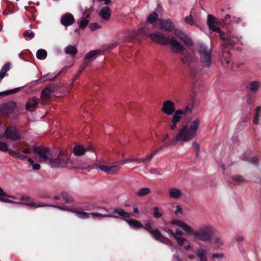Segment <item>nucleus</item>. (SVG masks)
Returning <instances> with one entry per match:
<instances>
[{
	"instance_id": "f257e3e1",
	"label": "nucleus",
	"mask_w": 261,
	"mask_h": 261,
	"mask_svg": "<svg viewBox=\"0 0 261 261\" xmlns=\"http://www.w3.org/2000/svg\"><path fill=\"white\" fill-rule=\"evenodd\" d=\"M33 148L34 151L40 157L39 162H45L52 168L66 167L70 169L77 168L74 161L70 159L66 150H60L57 158H54L53 157L49 149L47 147L34 146Z\"/></svg>"
},
{
	"instance_id": "09e8293b",
	"label": "nucleus",
	"mask_w": 261,
	"mask_h": 261,
	"mask_svg": "<svg viewBox=\"0 0 261 261\" xmlns=\"http://www.w3.org/2000/svg\"><path fill=\"white\" fill-rule=\"evenodd\" d=\"M162 239H163V240L161 239V241H160V242L169 245L170 246H173V244L172 242L169 239L164 236L163 237H162Z\"/></svg>"
},
{
	"instance_id": "0eeeda50",
	"label": "nucleus",
	"mask_w": 261,
	"mask_h": 261,
	"mask_svg": "<svg viewBox=\"0 0 261 261\" xmlns=\"http://www.w3.org/2000/svg\"><path fill=\"white\" fill-rule=\"evenodd\" d=\"M4 137L7 139L13 141H18L20 139L19 133L16 127L14 126H10L6 128Z\"/></svg>"
},
{
	"instance_id": "6e6552de",
	"label": "nucleus",
	"mask_w": 261,
	"mask_h": 261,
	"mask_svg": "<svg viewBox=\"0 0 261 261\" xmlns=\"http://www.w3.org/2000/svg\"><path fill=\"white\" fill-rule=\"evenodd\" d=\"M161 109L164 114L169 116L171 115L174 112L175 113L176 111L175 108V103L174 102L170 100L165 101L163 103Z\"/></svg>"
},
{
	"instance_id": "20e7f679",
	"label": "nucleus",
	"mask_w": 261,
	"mask_h": 261,
	"mask_svg": "<svg viewBox=\"0 0 261 261\" xmlns=\"http://www.w3.org/2000/svg\"><path fill=\"white\" fill-rule=\"evenodd\" d=\"M193 235L195 239L204 242H211L215 233V228L210 225H204L199 227L197 230H194L191 227L189 233Z\"/></svg>"
},
{
	"instance_id": "37998d69",
	"label": "nucleus",
	"mask_w": 261,
	"mask_h": 261,
	"mask_svg": "<svg viewBox=\"0 0 261 261\" xmlns=\"http://www.w3.org/2000/svg\"><path fill=\"white\" fill-rule=\"evenodd\" d=\"M11 149H9L7 144L5 142L0 141V150L3 152H8Z\"/></svg>"
},
{
	"instance_id": "423d86ee",
	"label": "nucleus",
	"mask_w": 261,
	"mask_h": 261,
	"mask_svg": "<svg viewBox=\"0 0 261 261\" xmlns=\"http://www.w3.org/2000/svg\"><path fill=\"white\" fill-rule=\"evenodd\" d=\"M188 111L191 112V109H190L188 106L183 110L178 109L175 112L171 121L172 124L170 126L171 130H174L177 127V124L181 118V116L183 114L186 115Z\"/></svg>"
},
{
	"instance_id": "ddd939ff",
	"label": "nucleus",
	"mask_w": 261,
	"mask_h": 261,
	"mask_svg": "<svg viewBox=\"0 0 261 261\" xmlns=\"http://www.w3.org/2000/svg\"><path fill=\"white\" fill-rule=\"evenodd\" d=\"M0 201L3 202H6V203H17V204H25V205H29V206H30L31 207H36V208L39 207L47 206H49V205L45 204H40V205H37L34 202H32L28 203H23V202H15V201H12L11 200H10L9 199L1 197H0Z\"/></svg>"
},
{
	"instance_id": "a19ab883",
	"label": "nucleus",
	"mask_w": 261,
	"mask_h": 261,
	"mask_svg": "<svg viewBox=\"0 0 261 261\" xmlns=\"http://www.w3.org/2000/svg\"><path fill=\"white\" fill-rule=\"evenodd\" d=\"M23 145H25L26 147H24L23 145H21L20 147H18V150H20L24 153L30 154L31 153V150L28 148L29 145L27 143H24Z\"/></svg>"
},
{
	"instance_id": "ea45409f",
	"label": "nucleus",
	"mask_w": 261,
	"mask_h": 261,
	"mask_svg": "<svg viewBox=\"0 0 261 261\" xmlns=\"http://www.w3.org/2000/svg\"><path fill=\"white\" fill-rule=\"evenodd\" d=\"M216 18L213 15L208 14L207 16V24L208 27L213 25L216 21Z\"/></svg>"
},
{
	"instance_id": "bf43d9fd",
	"label": "nucleus",
	"mask_w": 261,
	"mask_h": 261,
	"mask_svg": "<svg viewBox=\"0 0 261 261\" xmlns=\"http://www.w3.org/2000/svg\"><path fill=\"white\" fill-rule=\"evenodd\" d=\"M0 196H3L8 198H14V197L13 196H11L10 195H8L6 192L4 191V190L0 187Z\"/></svg>"
},
{
	"instance_id": "052dcab7",
	"label": "nucleus",
	"mask_w": 261,
	"mask_h": 261,
	"mask_svg": "<svg viewBox=\"0 0 261 261\" xmlns=\"http://www.w3.org/2000/svg\"><path fill=\"white\" fill-rule=\"evenodd\" d=\"M49 206H51V207H57L59 209L61 210H66V211H70V212H72V211L70 208H69L67 206H60L54 205L53 204L49 205Z\"/></svg>"
},
{
	"instance_id": "4d7b16f0",
	"label": "nucleus",
	"mask_w": 261,
	"mask_h": 261,
	"mask_svg": "<svg viewBox=\"0 0 261 261\" xmlns=\"http://www.w3.org/2000/svg\"><path fill=\"white\" fill-rule=\"evenodd\" d=\"M185 21L186 23L190 25H192L194 23L193 17L191 15L186 17L185 18Z\"/></svg>"
},
{
	"instance_id": "3c124183",
	"label": "nucleus",
	"mask_w": 261,
	"mask_h": 261,
	"mask_svg": "<svg viewBox=\"0 0 261 261\" xmlns=\"http://www.w3.org/2000/svg\"><path fill=\"white\" fill-rule=\"evenodd\" d=\"M238 39H236V40L232 39L231 37H228L227 40H226V44L227 45L232 46L234 45L236 43L238 42Z\"/></svg>"
},
{
	"instance_id": "39448f33",
	"label": "nucleus",
	"mask_w": 261,
	"mask_h": 261,
	"mask_svg": "<svg viewBox=\"0 0 261 261\" xmlns=\"http://www.w3.org/2000/svg\"><path fill=\"white\" fill-rule=\"evenodd\" d=\"M197 52L199 55L200 60L204 68H209L212 65V55L211 49L204 44H198Z\"/></svg>"
},
{
	"instance_id": "49530a36",
	"label": "nucleus",
	"mask_w": 261,
	"mask_h": 261,
	"mask_svg": "<svg viewBox=\"0 0 261 261\" xmlns=\"http://www.w3.org/2000/svg\"><path fill=\"white\" fill-rule=\"evenodd\" d=\"M140 159H126L124 160H122L120 161V164L121 165H124L128 162H136L138 163H141V161H139Z\"/></svg>"
},
{
	"instance_id": "6ab92c4d",
	"label": "nucleus",
	"mask_w": 261,
	"mask_h": 261,
	"mask_svg": "<svg viewBox=\"0 0 261 261\" xmlns=\"http://www.w3.org/2000/svg\"><path fill=\"white\" fill-rule=\"evenodd\" d=\"M99 51L98 50H93L89 51L85 56L84 61H88L89 65L90 62L96 57L97 55L99 54Z\"/></svg>"
},
{
	"instance_id": "f3484780",
	"label": "nucleus",
	"mask_w": 261,
	"mask_h": 261,
	"mask_svg": "<svg viewBox=\"0 0 261 261\" xmlns=\"http://www.w3.org/2000/svg\"><path fill=\"white\" fill-rule=\"evenodd\" d=\"M111 9L109 7H105L100 10L99 16L103 19L108 20L111 17Z\"/></svg>"
},
{
	"instance_id": "473e14b6",
	"label": "nucleus",
	"mask_w": 261,
	"mask_h": 261,
	"mask_svg": "<svg viewBox=\"0 0 261 261\" xmlns=\"http://www.w3.org/2000/svg\"><path fill=\"white\" fill-rule=\"evenodd\" d=\"M180 40L187 45L192 46L193 45L192 39L185 34L181 37Z\"/></svg>"
},
{
	"instance_id": "774afa93",
	"label": "nucleus",
	"mask_w": 261,
	"mask_h": 261,
	"mask_svg": "<svg viewBox=\"0 0 261 261\" xmlns=\"http://www.w3.org/2000/svg\"><path fill=\"white\" fill-rule=\"evenodd\" d=\"M174 34L176 36L180 39L181 37L182 36V35H184L185 34L178 30H175L174 31Z\"/></svg>"
},
{
	"instance_id": "9d476101",
	"label": "nucleus",
	"mask_w": 261,
	"mask_h": 261,
	"mask_svg": "<svg viewBox=\"0 0 261 261\" xmlns=\"http://www.w3.org/2000/svg\"><path fill=\"white\" fill-rule=\"evenodd\" d=\"M160 29L167 32H171L174 29V25L170 19H159Z\"/></svg>"
},
{
	"instance_id": "f03ea898",
	"label": "nucleus",
	"mask_w": 261,
	"mask_h": 261,
	"mask_svg": "<svg viewBox=\"0 0 261 261\" xmlns=\"http://www.w3.org/2000/svg\"><path fill=\"white\" fill-rule=\"evenodd\" d=\"M148 23H146L144 26H142L139 29V33L140 34H145L151 39V40L158 44L162 45H167L169 44L171 45V50L174 53H179L182 52L185 49V47L178 42L173 37L169 38L165 36L163 34L160 33H149L147 34V29Z\"/></svg>"
},
{
	"instance_id": "f8f14e48",
	"label": "nucleus",
	"mask_w": 261,
	"mask_h": 261,
	"mask_svg": "<svg viewBox=\"0 0 261 261\" xmlns=\"http://www.w3.org/2000/svg\"><path fill=\"white\" fill-rule=\"evenodd\" d=\"M52 90L49 87H46L42 90L41 94V103L43 105L47 104L50 98Z\"/></svg>"
},
{
	"instance_id": "4c0bfd02",
	"label": "nucleus",
	"mask_w": 261,
	"mask_h": 261,
	"mask_svg": "<svg viewBox=\"0 0 261 261\" xmlns=\"http://www.w3.org/2000/svg\"><path fill=\"white\" fill-rule=\"evenodd\" d=\"M259 87V84L258 82L255 81L251 82L249 85V90L252 92H256L257 91Z\"/></svg>"
},
{
	"instance_id": "c85d7f7f",
	"label": "nucleus",
	"mask_w": 261,
	"mask_h": 261,
	"mask_svg": "<svg viewBox=\"0 0 261 261\" xmlns=\"http://www.w3.org/2000/svg\"><path fill=\"white\" fill-rule=\"evenodd\" d=\"M181 62L185 65L191 66L192 57L191 55L187 54L180 58Z\"/></svg>"
},
{
	"instance_id": "393cba45",
	"label": "nucleus",
	"mask_w": 261,
	"mask_h": 261,
	"mask_svg": "<svg viewBox=\"0 0 261 261\" xmlns=\"http://www.w3.org/2000/svg\"><path fill=\"white\" fill-rule=\"evenodd\" d=\"M150 233L154 239L158 241H161V239L163 237L161 232L157 228L153 229Z\"/></svg>"
},
{
	"instance_id": "a18cd8bd",
	"label": "nucleus",
	"mask_w": 261,
	"mask_h": 261,
	"mask_svg": "<svg viewBox=\"0 0 261 261\" xmlns=\"http://www.w3.org/2000/svg\"><path fill=\"white\" fill-rule=\"evenodd\" d=\"M175 239L177 241L178 245L179 246H182L185 242H188V241L186 239L182 237H178L176 236Z\"/></svg>"
},
{
	"instance_id": "c03bdc74",
	"label": "nucleus",
	"mask_w": 261,
	"mask_h": 261,
	"mask_svg": "<svg viewBox=\"0 0 261 261\" xmlns=\"http://www.w3.org/2000/svg\"><path fill=\"white\" fill-rule=\"evenodd\" d=\"M232 179L233 181L241 183L245 181L244 177L240 175H236L232 176Z\"/></svg>"
},
{
	"instance_id": "338daca9",
	"label": "nucleus",
	"mask_w": 261,
	"mask_h": 261,
	"mask_svg": "<svg viewBox=\"0 0 261 261\" xmlns=\"http://www.w3.org/2000/svg\"><path fill=\"white\" fill-rule=\"evenodd\" d=\"M224 254L223 253H214L212 255V258H222L224 257Z\"/></svg>"
},
{
	"instance_id": "0e129e2a",
	"label": "nucleus",
	"mask_w": 261,
	"mask_h": 261,
	"mask_svg": "<svg viewBox=\"0 0 261 261\" xmlns=\"http://www.w3.org/2000/svg\"><path fill=\"white\" fill-rule=\"evenodd\" d=\"M143 228H144L146 231L150 233L151 231H152L153 229L152 228V226L150 223H147L145 224V226H144V227Z\"/></svg>"
},
{
	"instance_id": "72a5a7b5",
	"label": "nucleus",
	"mask_w": 261,
	"mask_h": 261,
	"mask_svg": "<svg viewBox=\"0 0 261 261\" xmlns=\"http://www.w3.org/2000/svg\"><path fill=\"white\" fill-rule=\"evenodd\" d=\"M150 192V189L148 188H142L136 193V195L140 197L145 196Z\"/></svg>"
},
{
	"instance_id": "8fccbe9b",
	"label": "nucleus",
	"mask_w": 261,
	"mask_h": 261,
	"mask_svg": "<svg viewBox=\"0 0 261 261\" xmlns=\"http://www.w3.org/2000/svg\"><path fill=\"white\" fill-rule=\"evenodd\" d=\"M193 147L194 148V151L196 153V157L199 156V144L196 142H194L192 144Z\"/></svg>"
},
{
	"instance_id": "5fc2aeb1",
	"label": "nucleus",
	"mask_w": 261,
	"mask_h": 261,
	"mask_svg": "<svg viewBox=\"0 0 261 261\" xmlns=\"http://www.w3.org/2000/svg\"><path fill=\"white\" fill-rule=\"evenodd\" d=\"M88 66V61H84L83 64L81 66L80 69L78 71L77 74L80 75Z\"/></svg>"
},
{
	"instance_id": "de8ad7c7",
	"label": "nucleus",
	"mask_w": 261,
	"mask_h": 261,
	"mask_svg": "<svg viewBox=\"0 0 261 261\" xmlns=\"http://www.w3.org/2000/svg\"><path fill=\"white\" fill-rule=\"evenodd\" d=\"M89 21L88 20L83 19L79 23V28L82 29H84L88 25Z\"/></svg>"
},
{
	"instance_id": "a878e982",
	"label": "nucleus",
	"mask_w": 261,
	"mask_h": 261,
	"mask_svg": "<svg viewBox=\"0 0 261 261\" xmlns=\"http://www.w3.org/2000/svg\"><path fill=\"white\" fill-rule=\"evenodd\" d=\"M65 53L66 54L74 56L77 54V50L74 46L69 45L65 48Z\"/></svg>"
},
{
	"instance_id": "2f4dec72",
	"label": "nucleus",
	"mask_w": 261,
	"mask_h": 261,
	"mask_svg": "<svg viewBox=\"0 0 261 261\" xmlns=\"http://www.w3.org/2000/svg\"><path fill=\"white\" fill-rule=\"evenodd\" d=\"M90 215L91 216H92L93 217L96 216V217H105V218L110 217V218H119L118 216H117L116 215H114L113 214H100V213H90Z\"/></svg>"
},
{
	"instance_id": "5701e85b",
	"label": "nucleus",
	"mask_w": 261,
	"mask_h": 261,
	"mask_svg": "<svg viewBox=\"0 0 261 261\" xmlns=\"http://www.w3.org/2000/svg\"><path fill=\"white\" fill-rule=\"evenodd\" d=\"M169 194L171 198L178 199L181 196V192L179 189L173 188L169 189Z\"/></svg>"
},
{
	"instance_id": "bb28decb",
	"label": "nucleus",
	"mask_w": 261,
	"mask_h": 261,
	"mask_svg": "<svg viewBox=\"0 0 261 261\" xmlns=\"http://www.w3.org/2000/svg\"><path fill=\"white\" fill-rule=\"evenodd\" d=\"M10 68L9 63H7L3 66L0 71V81L5 76L7 72L9 70Z\"/></svg>"
},
{
	"instance_id": "58836bf2",
	"label": "nucleus",
	"mask_w": 261,
	"mask_h": 261,
	"mask_svg": "<svg viewBox=\"0 0 261 261\" xmlns=\"http://www.w3.org/2000/svg\"><path fill=\"white\" fill-rule=\"evenodd\" d=\"M58 76V74L55 76H53V75L51 73H47L43 76H42L40 78V80L42 81L43 82H45L46 80H45V78H47V80L50 81H54Z\"/></svg>"
},
{
	"instance_id": "4468645a",
	"label": "nucleus",
	"mask_w": 261,
	"mask_h": 261,
	"mask_svg": "<svg viewBox=\"0 0 261 261\" xmlns=\"http://www.w3.org/2000/svg\"><path fill=\"white\" fill-rule=\"evenodd\" d=\"M74 22V18L73 15L70 13H66L63 15L61 18V23L65 27L71 25Z\"/></svg>"
},
{
	"instance_id": "c9c22d12",
	"label": "nucleus",
	"mask_w": 261,
	"mask_h": 261,
	"mask_svg": "<svg viewBox=\"0 0 261 261\" xmlns=\"http://www.w3.org/2000/svg\"><path fill=\"white\" fill-rule=\"evenodd\" d=\"M158 15L156 12H154L152 13L149 14L147 18V21L148 22L152 24L156 20H158Z\"/></svg>"
},
{
	"instance_id": "69168bd1",
	"label": "nucleus",
	"mask_w": 261,
	"mask_h": 261,
	"mask_svg": "<svg viewBox=\"0 0 261 261\" xmlns=\"http://www.w3.org/2000/svg\"><path fill=\"white\" fill-rule=\"evenodd\" d=\"M219 36H220V38L223 41H225L227 40V38L228 37H226V35L225 34V33L224 32H222L221 31V30L220 31V32H219Z\"/></svg>"
},
{
	"instance_id": "79ce46f5",
	"label": "nucleus",
	"mask_w": 261,
	"mask_h": 261,
	"mask_svg": "<svg viewBox=\"0 0 261 261\" xmlns=\"http://www.w3.org/2000/svg\"><path fill=\"white\" fill-rule=\"evenodd\" d=\"M153 217L155 218H159L163 216V214L162 212H160V208L159 207L157 206H155L153 207Z\"/></svg>"
},
{
	"instance_id": "c756f323",
	"label": "nucleus",
	"mask_w": 261,
	"mask_h": 261,
	"mask_svg": "<svg viewBox=\"0 0 261 261\" xmlns=\"http://www.w3.org/2000/svg\"><path fill=\"white\" fill-rule=\"evenodd\" d=\"M61 197L67 203H72L74 201L73 198L65 192L62 193Z\"/></svg>"
},
{
	"instance_id": "680f3d73",
	"label": "nucleus",
	"mask_w": 261,
	"mask_h": 261,
	"mask_svg": "<svg viewBox=\"0 0 261 261\" xmlns=\"http://www.w3.org/2000/svg\"><path fill=\"white\" fill-rule=\"evenodd\" d=\"M259 159L257 156H254L249 160V162L252 164L256 165L258 162Z\"/></svg>"
},
{
	"instance_id": "dca6fc26",
	"label": "nucleus",
	"mask_w": 261,
	"mask_h": 261,
	"mask_svg": "<svg viewBox=\"0 0 261 261\" xmlns=\"http://www.w3.org/2000/svg\"><path fill=\"white\" fill-rule=\"evenodd\" d=\"M170 223L172 225H175L178 226V227L183 229L187 233H189L191 227L188 225L186 224L184 222L176 219L172 220L170 222Z\"/></svg>"
},
{
	"instance_id": "4be33fe9",
	"label": "nucleus",
	"mask_w": 261,
	"mask_h": 261,
	"mask_svg": "<svg viewBox=\"0 0 261 261\" xmlns=\"http://www.w3.org/2000/svg\"><path fill=\"white\" fill-rule=\"evenodd\" d=\"M9 154L14 158L18 159L21 161H24L28 158V156H27L26 155L21 154L18 151H14L12 150H10L9 151Z\"/></svg>"
},
{
	"instance_id": "864d4df0",
	"label": "nucleus",
	"mask_w": 261,
	"mask_h": 261,
	"mask_svg": "<svg viewBox=\"0 0 261 261\" xmlns=\"http://www.w3.org/2000/svg\"><path fill=\"white\" fill-rule=\"evenodd\" d=\"M153 157V154H148L146 156L145 158H141L139 161H141V163H146L147 162H149L152 159Z\"/></svg>"
},
{
	"instance_id": "cd10ccee",
	"label": "nucleus",
	"mask_w": 261,
	"mask_h": 261,
	"mask_svg": "<svg viewBox=\"0 0 261 261\" xmlns=\"http://www.w3.org/2000/svg\"><path fill=\"white\" fill-rule=\"evenodd\" d=\"M72 212L75 213L76 216L78 217L79 218L86 219L89 218L90 215V213H86L84 212H80L79 211H72Z\"/></svg>"
},
{
	"instance_id": "e433bc0d",
	"label": "nucleus",
	"mask_w": 261,
	"mask_h": 261,
	"mask_svg": "<svg viewBox=\"0 0 261 261\" xmlns=\"http://www.w3.org/2000/svg\"><path fill=\"white\" fill-rule=\"evenodd\" d=\"M20 89V88H16L12 90H7L4 92H0V96H6L10 94H15L18 92Z\"/></svg>"
},
{
	"instance_id": "603ef678",
	"label": "nucleus",
	"mask_w": 261,
	"mask_h": 261,
	"mask_svg": "<svg viewBox=\"0 0 261 261\" xmlns=\"http://www.w3.org/2000/svg\"><path fill=\"white\" fill-rule=\"evenodd\" d=\"M100 27H101L100 25H99L97 23H91L89 25V28L92 31H95L97 29H98L100 28Z\"/></svg>"
},
{
	"instance_id": "a211bd4d",
	"label": "nucleus",
	"mask_w": 261,
	"mask_h": 261,
	"mask_svg": "<svg viewBox=\"0 0 261 261\" xmlns=\"http://www.w3.org/2000/svg\"><path fill=\"white\" fill-rule=\"evenodd\" d=\"M73 152L76 156H82L86 152V148L82 145H75L73 148Z\"/></svg>"
},
{
	"instance_id": "f704fd0d",
	"label": "nucleus",
	"mask_w": 261,
	"mask_h": 261,
	"mask_svg": "<svg viewBox=\"0 0 261 261\" xmlns=\"http://www.w3.org/2000/svg\"><path fill=\"white\" fill-rule=\"evenodd\" d=\"M261 110V106H257L255 109V112L253 119V123L257 125L259 122V113Z\"/></svg>"
},
{
	"instance_id": "412c9836",
	"label": "nucleus",
	"mask_w": 261,
	"mask_h": 261,
	"mask_svg": "<svg viewBox=\"0 0 261 261\" xmlns=\"http://www.w3.org/2000/svg\"><path fill=\"white\" fill-rule=\"evenodd\" d=\"M207 251L205 249H198L196 251V255L199 258V261H207L206 256Z\"/></svg>"
},
{
	"instance_id": "b1692460",
	"label": "nucleus",
	"mask_w": 261,
	"mask_h": 261,
	"mask_svg": "<svg viewBox=\"0 0 261 261\" xmlns=\"http://www.w3.org/2000/svg\"><path fill=\"white\" fill-rule=\"evenodd\" d=\"M112 213L113 214H117L124 218H129L130 217V213L125 212L123 209L120 208H114Z\"/></svg>"
},
{
	"instance_id": "9b49d317",
	"label": "nucleus",
	"mask_w": 261,
	"mask_h": 261,
	"mask_svg": "<svg viewBox=\"0 0 261 261\" xmlns=\"http://www.w3.org/2000/svg\"><path fill=\"white\" fill-rule=\"evenodd\" d=\"M97 167L109 174H114L120 169V166L117 165L110 167L106 165H97Z\"/></svg>"
},
{
	"instance_id": "7ed1b4c3",
	"label": "nucleus",
	"mask_w": 261,
	"mask_h": 261,
	"mask_svg": "<svg viewBox=\"0 0 261 261\" xmlns=\"http://www.w3.org/2000/svg\"><path fill=\"white\" fill-rule=\"evenodd\" d=\"M199 122V120L197 119L192 122L190 127L187 125H184L174 138L168 142H165L163 145L159 147V149L161 150L165 147L174 145L177 142L180 141L187 142L191 140L196 135Z\"/></svg>"
},
{
	"instance_id": "2eb2a0df",
	"label": "nucleus",
	"mask_w": 261,
	"mask_h": 261,
	"mask_svg": "<svg viewBox=\"0 0 261 261\" xmlns=\"http://www.w3.org/2000/svg\"><path fill=\"white\" fill-rule=\"evenodd\" d=\"M122 219L126 221L132 229H139L144 227L143 225L138 220L133 219H126L123 218Z\"/></svg>"
},
{
	"instance_id": "13d9d810",
	"label": "nucleus",
	"mask_w": 261,
	"mask_h": 261,
	"mask_svg": "<svg viewBox=\"0 0 261 261\" xmlns=\"http://www.w3.org/2000/svg\"><path fill=\"white\" fill-rule=\"evenodd\" d=\"M214 243L216 244L218 247L222 246L223 243L220 238H217L214 239Z\"/></svg>"
},
{
	"instance_id": "1a4fd4ad",
	"label": "nucleus",
	"mask_w": 261,
	"mask_h": 261,
	"mask_svg": "<svg viewBox=\"0 0 261 261\" xmlns=\"http://www.w3.org/2000/svg\"><path fill=\"white\" fill-rule=\"evenodd\" d=\"M16 103L14 101L6 102L0 106V112L5 115L12 113L16 109Z\"/></svg>"
},
{
	"instance_id": "e2e57ef3",
	"label": "nucleus",
	"mask_w": 261,
	"mask_h": 261,
	"mask_svg": "<svg viewBox=\"0 0 261 261\" xmlns=\"http://www.w3.org/2000/svg\"><path fill=\"white\" fill-rule=\"evenodd\" d=\"M209 29L212 30L213 32L219 33L220 32L221 29L219 27L212 25L211 26L208 27Z\"/></svg>"
},
{
	"instance_id": "aec40b11",
	"label": "nucleus",
	"mask_w": 261,
	"mask_h": 261,
	"mask_svg": "<svg viewBox=\"0 0 261 261\" xmlns=\"http://www.w3.org/2000/svg\"><path fill=\"white\" fill-rule=\"evenodd\" d=\"M38 105L37 98L36 97H34L32 99H29L26 102L25 109L27 110H30L31 108H35Z\"/></svg>"
},
{
	"instance_id": "6e6d98bb",
	"label": "nucleus",
	"mask_w": 261,
	"mask_h": 261,
	"mask_svg": "<svg viewBox=\"0 0 261 261\" xmlns=\"http://www.w3.org/2000/svg\"><path fill=\"white\" fill-rule=\"evenodd\" d=\"M24 37L26 39H28L27 37H29V39H32L35 37V33L33 32H29L28 31H25L24 32Z\"/></svg>"
},
{
	"instance_id": "7c9ffc66",
	"label": "nucleus",
	"mask_w": 261,
	"mask_h": 261,
	"mask_svg": "<svg viewBox=\"0 0 261 261\" xmlns=\"http://www.w3.org/2000/svg\"><path fill=\"white\" fill-rule=\"evenodd\" d=\"M47 55V51L43 49H39L37 50L36 53L37 58L40 60L45 59Z\"/></svg>"
}]
</instances>
